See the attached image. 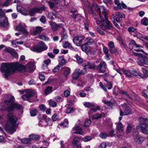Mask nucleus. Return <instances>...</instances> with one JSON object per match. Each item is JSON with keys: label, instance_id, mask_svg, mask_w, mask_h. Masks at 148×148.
Wrapping results in <instances>:
<instances>
[{"label": "nucleus", "instance_id": "nucleus-59", "mask_svg": "<svg viewBox=\"0 0 148 148\" xmlns=\"http://www.w3.org/2000/svg\"><path fill=\"white\" fill-rule=\"evenodd\" d=\"M88 4V6L90 8V10H89V13L91 14H93L94 13V11L92 9V8L90 6V3L88 2H87Z\"/></svg>", "mask_w": 148, "mask_h": 148}, {"label": "nucleus", "instance_id": "nucleus-4", "mask_svg": "<svg viewBox=\"0 0 148 148\" xmlns=\"http://www.w3.org/2000/svg\"><path fill=\"white\" fill-rule=\"evenodd\" d=\"M140 126L136 127L137 129L140 127V131L145 134L148 135V119L142 117L139 118Z\"/></svg>", "mask_w": 148, "mask_h": 148}, {"label": "nucleus", "instance_id": "nucleus-64", "mask_svg": "<svg viewBox=\"0 0 148 148\" xmlns=\"http://www.w3.org/2000/svg\"><path fill=\"white\" fill-rule=\"evenodd\" d=\"M60 65H57L53 70L52 71L53 72H56L58 71L60 69Z\"/></svg>", "mask_w": 148, "mask_h": 148}, {"label": "nucleus", "instance_id": "nucleus-11", "mask_svg": "<svg viewBox=\"0 0 148 148\" xmlns=\"http://www.w3.org/2000/svg\"><path fill=\"white\" fill-rule=\"evenodd\" d=\"M108 46L109 47L110 53L111 54H113L114 53L116 54L117 51V49L115 47L114 42L112 41H110L108 43Z\"/></svg>", "mask_w": 148, "mask_h": 148}, {"label": "nucleus", "instance_id": "nucleus-48", "mask_svg": "<svg viewBox=\"0 0 148 148\" xmlns=\"http://www.w3.org/2000/svg\"><path fill=\"white\" fill-rule=\"evenodd\" d=\"M39 37L40 39L45 41H48L49 39V38L45 35H41Z\"/></svg>", "mask_w": 148, "mask_h": 148}, {"label": "nucleus", "instance_id": "nucleus-57", "mask_svg": "<svg viewBox=\"0 0 148 148\" xmlns=\"http://www.w3.org/2000/svg\"><path fill=\"white\" fill-rule=\"evenodd\" d=\"M49 104L50 106L52 107H55L57 106L56 103L53 101L50 100L49 103Z\"/></svg>", "mask_w": 148, "mask_h": 148}, {"label": "nucleus", "instance_id": "nucleus-54", "mask_svg": "<svg viewBox=\"0 0 148 148\" xmlns=\"http://www.w3.org/2000/svg\"><path fill=\"white\" fill-rule=\"evenodd\" d=\"M117 6L118 8L120 9H122L123 8L126 9L127 8L126 5L123 3H119Z\"/></svg>", "mask_w": 148, "mask_h": 148}, {"label": "nucleus", "instance_id": "nucleus-36", "mask_svg": "<svg viewBox=\"0 0 148 148\" xmlns=\"http://www.w3.org/2000/svg\"><path fill=\"white\" fill-rule=\"evenodd\" d=\"M141 23L142 24L147 26L148 25V19L146 17H144L141 20Z\"/></svg>", "mask_w": 148, "mask_h": 148}, {"label": "nucleus", "instance_id": "nucleus-9", "mask_svg": "<svg viewBox=\"0 0 148 148\" xmlns=\"http://www.w3.org/2000/svg\"><path fill=\"white\" fill-rule=\"evenodd\" d=\"M116 135L119 137L123 134V127L122 123L121 122H119L116 124Z\"/></svg>", "mask_w": 148, "mask_h": 148}, {"label": "nucleus", "instance_id": "nucleus-21", "mask_svg": "<svg viewBox=\"0 0 148 148\" xmlns=\"http://www.w3.org/2000/svg\"><path fill=\"white\" fill-rule=\"evenodd\" d=\"M16 9L18 12L21 13L23 15L27 16L28 14L26 9L24 8L21 7L19 6H17Z\"/></svg>", "mask_w": 148, "mask_h": 148}, {"label": "nucleus", "instance_id": "nucleus-24", "mask_svg": "<svg viewBox=\"0 0 148 148\" xmlns=\"http://www.w3.org/2000/svg\"><path fill=\"white\" fill-rule=\"evenodd\" d=\"M29 14L30 16H33L36 12H38V8H34L28 10Z\"/></svg>", "mask_w": 148, "mask_h": 148}, {"label": "nucleus", "instance_id": "nucleus-31", "mask_svg": "<svg viewBox=\"0 0 148 148\" xmlns=\"http://www.w3.org/2000/svg\"><path fill=\"white\" fill-rule=\"evenodd\" d=\"M80 75L79 72L76 71L75 72L72 76V78L73 79L76 80H77Z\"/></svg>", "mask_w": 148, "mask_h": 148}, {"label": "nucleus", "instance_id": "nucleus-10", "mask_svg": "<svg viewBox=\"0 0 148 148\" xmlns=\"http://www.w3.org/2000/svg\"><path fill=\"white\" fill-rule=\"evenodd\" d=\"M85 38L83 36H76L73 38V41L74 43L77 46H80L83 40Z\"/></svg>", "mask_w": 148, "mask_h": 148}, {"label": "nucleus", "instance_id": "nucleus-8", "mask_svg": "<svg viewBox=\"0 0 148 148\" xmlns=\"http://www.w3.org/2000/svg\"><path fill=\"white\" fill-rule=\"evenodd\" d=\"M25 25L22 23H20L16 27L15 30L22 32L24 34H27V31L25 29Z\"/></svg>", "mask_w": 148, "mask_h": 148}, {"label": "nucleus", "instance_id": "nucleus-56", "mask_svg": "<svg viewBox=\"0 0 148 148\" xmlns=\"http://www.w3.org/2000/svg\"><path fill=\"white\" fill-rule=\"evenodd\" d=\"M131 43L132 45H134V47H136V48L142 47L141 46L137 44L136 43L135 41L134 40H132L131 41Z\"/></svg>", "mask_w": 148, "mask_h": 148}, {"label": "nucleus", "instance_id": "nucleus-35", "mask_svg": "<svg viewBox=\"0 0 148 148\" xmlns=\"http://www.w3.org/2000/svg\"><path fill=\"white\" fill-rule=\"evenodd\" d=\"M75 57L77 60V62L79 64H81L83 62V59L78 55H76Z\"/></svg>", "mask_w": 148, "mask_h": 148}, {"label": "nucleus", "instance_id": "nucleus-61", "mask_svg": "<svg viewBox=\"0 0 148 148\" xmlns=\"http://www.w3.org/2000/svg\"><path fill=\"white\" fill-rule=\"evenodd\" d=\"M105 86L108 88V89L110 90L112 88V84L110 82H108V83H107Z\"/></svg>", "mask_w": 148, "mask_h": 148}, {"label": "nucleus", "instance_id": "nucleus-58", "mask_svg": "<svg viewBox=\"0 0 148 148\" xmlns=\"http://www.w3.org/2000/svg\"><path fill=\"white\" fill-rule=\"evenodd\" d=\"M37 113V110L36 109H34L31 110L30 111V113L32 116H35L36 115Z\"/></svg>", "mask_w": 148, "mask_h": 148}, {"label": "nucleus", "instance_id": "nucleus-18", "mask_svg": "<svg viewBox=\"0 0 148 148\" xmlns=\"http://www.w3.org/2000/svg\"><path fill=\"white\" fill-rule=\"evenodd\" d=\"M49 24L51 26L52 29L54 31L56 30L58 28H61L62 29H63V27L62 26V24H59L58 25L55 22H50Z\"/></svg>", "mask_w": 148, "mask_h": 148}, {"label": "nucleus", "instance_id": "nucleus-1", "mask_svg": "<svg viewBox=\"0 0 148 148\" xmlns=\"http://www.w3.org/2000/svg\"><path fill=\"white\" fill-rule=\"evenodd\" d=\"M15 99L13 96H10V134H13L16 131L18 127L16 123L18 120L15 114L10 113L11 112H15L17 110H21L22 106L17 102H15Z\"/></svg>", "mask_w": 148, "mask_h": 148}, {"label": "nucleus", "instance_id": "nucleus-25", "mask_svg": "<svg viewBox=\"0 0 148 148\" xmlns=\"http://www.w3.org/2000/svg\"><path fill=\"white\" fill-rule=\"evenodd\" d=\"M123 73L127 77L130 78L132 77L131 70H126L123 69L121 70Z\"/></svg>", "mask_w": 148, "mask_h": 148}, {"label": "nucleus", "instance_id": "nucleus-17", "mask_svg": "<svg viewBox=\"0 0 148 148\" xmlns=\"http://www.w3.org/2000/svg\"><path fill=\"white\" fill-rule=\"evenodd\" d=\"M137 59L139 62L148 65V59L145 55L143 54L141 57H138Z\"/></svg>", "mask_w": 148, "mask_h": 148}, {"label": "nucleus", "instance_id": "nucleus-27", "mask_svg": "<svg viewBox=\"0 0 148 148\" xmlns=\"http://www.w3.org/2000/svg\"><path fill=\"white\" fill-rule=\"evenodd\" d=\"M100 107L99 106H96L90 109V111L88 112V114L89 115L91 114L94 112H96L97 110H100Z\"/></svg>", "mask_w": 148, "mask_h": 148}, {"label": "nucleus", "instance_id": "nucleus-19", "mask_svg": "<svg viewBox=\"0 0 148 148\" xmlns=\"http://www.w3.org/2000/svg\"><path fill=\"white\" fill-rule=\"evenodd\" d=\"M83 66L87 67L90 69L94 70L95 68V64L90 62H87L83 64Z\"/></svg>", "mask_w": 148, "mask_h": 148}, {"label": "nucleus", "instance_id": "nucleus-7", "mask_svg": "<svg viewBox=\"0 0 148 148\" xmlns=\"http://www.w3.org/2000/svg\"><path fill=\"white\" fill-rule=\"evenodd\" d=\"M26 91L25 94L22 96V98L26 100H29L35 94V92L31 90H26Z\"/></svg>", "mask_w": 148, "mask_h": 148}, {"label": "nucleus", "instance_id": "nucleus-41", "mask_svg": "<svg viewBox=\"0 0 148 148\" xmlns=\"http://www.w3.org/2000/svg\"><path fill=\"white\" fill-rule=\"evenodd\" d=\"M5 130L8 133L9 132V121L8 120L4 127Z\"/></svg>", "mask_w": 148, "mask_h": 148}, {"label": "nucleus", "instance_id": "nucleus-26", "mask_svg": "<svg viewBox=\"0 0 148 148\" xmlns=\"http://www.w3.org/2000/svg\"><path fill=\"white\" fill-rule=\"evenodd\" d=\"M85 42L86 44H87L89 46L95 44V41L94 40L90 38H86L85 40Z\"/></svg>", "mask_w": 148, "mask_h": 148}, {"label": "nucleus", "instance_id": "nucleus-38", "mask_svg": "<svg viewBox=\"0 0 148 148\" xmlns=\"http://www.w3.org/2000/svg\"><path fill=\"white\" fill-rule=\"evenodd\" d=\"M119 93L120 94H123L125 95L126 96H127L128 98H129L130 99L132 100L133 99L132 97H131L130 95V94H128V93L127 92L124 91L122 90H120L119 91Z\"/></svg>", "mask_w": 148, "mask_h": 148}, {"label": "nucleus", "instance_id": "nucleus-32", "mask_svg": "<svg viewBox=\"0 0 148 148\" xmlns=\"http://www.w3.org/2000/svg\"><path fill=\"white\" fill-rule=\"evenodd\" d=\"M63 29V31L61 33V34L62 35V38H61L60 42H61L62 40H65L68 37V36L67 34L66 33L64 34V29L63 28V29Z\"/></svg>", "mask_w": 148, "mask_h": 148}, {"label": "nucleus", "instance_id": "nucleus-34", "mask_svg": "<svg viewBox=\"0 0 148 148\" xmlns=\"http://www.w3.org/2000/svg\"><path fill=\"white\" fill-rule=\"evenodd\" d=\"M95 104L93 102H86L84 103V106L86 107L90 108L95 106Z\"/></svg>", "mask_w": 148, "mask_h": 148}, {"label": "nucleus", "instance_id": "nucleus-60", "mask_svg": "<svg viewBox=\"0 0 148 148\" xmlns=\"http://www.w3.org/2000/svg\"><path fill=\"white\" fill-rule=\"evenodd\" d=\"M114 130H112L111 131H109V134L108 135V136L110 137H113V136H114L115 134H114Z\"/></svg>", "mask_w": 148, "mask_h": 148}, {"label": "nucleus", "instance_id": "nucleus-63", "mask_svg": "<svg viewBox=\"0 0 148 148\" xmlns=\"http://www.w3.org/2000/svg\"><path fill=\"white\" fill-rule=\"evenodd\" d=\"M100 136L101 138L104 139L108 136L106 133L102 132L100 134Z\"/></svg>", "mask_w": 148, "mask_h": 148}, {"label": "nucleus", "instance_id": "nucleus-13", "mask_svg": "<svg viewBox=\"0 0 148 148\" xmlns=\"http://www.w3.org/2000/svg\"><path fill=\"white\" fill-rule=\"evenodd\" d=\"M97 68L99 69L100 73L104 72L107 68L106 63L104 61L101 62L97 66Z\"/></svg>", "mask_w": 148, "mask_h": 148}, {"label": "nucleus", "instance_id": "nucleus-43", "mask_svg": "<svg viewBox=\"0 0 148 148\" xmlns=\"http://www.w3.org/2000/svg\"><path fill=\"white\" fill-rule=\"evenodd\" d=\"M10 54L14 58H16L18 56V54L15 50L10 48Z\"/></svg>", "mask_w": 148, "mask_h": 148}, {"label": "nucleus", "instance_id": "nucleus-20", "mask_svg": "<svg viewBox=\"0 0 148 148\" xmlns=\"http://www.w3.org/2000/svg\"><path fill=\"white\" fill-rule=\"evenodd\" d=\"M73 130L75 131L73 132L74 134H79L81 135H83V132L82 128L79 126L75 125L73 128Z\"/></svg>", "mask_w": 148, "mask_h": 148}, {"label": "nucleus", "instance_id": "nucleus-40", "mask_svg": "<svg viewBox=\"0 0 148 148\" xmlns=\"http://www.w3.org/2000/svg\"><path fill=\"white\" fill-rule=\"evenodd\" d=\"M69 121L67 119H65L64 121L62 123L60 124V125L63 126V127H67L68 125Z\"/></svg>", "mask_w": 148, "mask_h": 148}, {"label": "nucleus", "instance_id": "nucleus-50", "mask_svg": "<svg viewBox=\"0 0 148 148\" xmlns=\"http://www.w3.org/2000/svg\"><path fill=\"white\" fill-rule=\"evenodd\" d=\"M102 116V115L101 114H94L92 117V119H98L100 118Z\"/></svg>", "mask_w": 148, "mask_h": 148}, {"label": "nucleus", "instance_id": "nucleus-62", "mask_svg": "<svg viewBox=\"0 0 148 148\" xmlns=\"http://www.w3.org/2000/svg\"><path fill=\"white\" fill-rule=\"evenodd\" d=\"M132 127L130 124H129L127 127L126 132L127 133H129L132 129Z\"/></svg>", "mask_w": 148, "mask_h": 148}, {"label": "nucleus", "instance_id": "nucleus-12", "mask_svg": "<svg viewBox=\"0 0 148 148\" xmlns=\"http://www.w3.org/2000/svg\"><path fill=\"white\" fill-rule=\"evenodd\" d=\"M133 136L134 141L138 144L141 143L145 139L143 137L138 135V133H136V134H134Z\"/></svg>", "mask_w": 148, "mask_h": 148}, {"label": "nucleus", "instance_id": "nucleus-23", "mask_svg": "<svg viewBox=\"0 0 148 148\" xmlns=\"http://www.w3.org/2000/svg\"><path fill=\"white\" fill-rule=\"evenodd\" d=\"M82 50L86 53H88L90 51V47L86 42L81 46Z\"/></svg>", "mask_w": 148, "mask_h": 148}, {"label": "nucleus", "instance_id": "nucleus-29", "mask_svg": "<svg viewBox=\"0 0 148 148\" xmlns=\"http://www.w3.org/2000/svg\"><path fill=\"white\" fill-rule=\"evenodd\" d=\"M129 94L132 96H133L134 97V100L136 101H139L140 100V98L134 92L132 91L131 93H129Z\"/></svg>", "mask_w": 148, "mask_h": 148}, {"label": "nucleus", "instance_id": "nucleus-37", "mask_svg": "<svg viewBox=\"0 0 148 148\" xmlns=\"http://www.w3.org/2000/svg\"><path fill=\"white\" fill-rule=\"evenodd\" d=\"M29 137L30 140L31 139L34 140H38L40 138V137L39 136L34 134L30 135Z\"/></svg>", "mask_w": 148, "mask_h": 148}, {"label": "nucleus", "instance_id": "nucleus-53", "mask_svg": "<svg viewBox=\"0 0 148 148\" xmlns=\"http://www.w3.org/2000/svg\"><path fill=\"white\" fill-rule=\"evenodd\" d=\"M116 16H118L120 18H125V15L124 14L120 12H116L115 14Z\"/></svg>", "mask_w": 148, "mask_h": 148}, {"label": "nucleus", "instance_id": "nucleus-2", "mask_svg": "<svg viewBox=\"0 0 148 148\" xmlns=\"http://www.w3.org/2000/svg\"><path fill=\"white\" fill-rule=\"evenodd\" d=\"M35 69L34 64L32 62L27 64L26 66L19 64L18 62L10 63V75L17 72H25L27 71L33 72Z\"/></svg>", "mask_w": 148, "mask_h": 148}, {"label": "nucleus", "instance_id": "nucleus-16", "mask_svg": "<svg viewBox=\"0 0 148 148\" xmlns=\"http://www.w3.org/2000/svg\"><path fill=\"white\" fill-rule=\"evenodd\" d=\"M73 147L74 148H81V144L80 143V139L79 137H75L73 141Z\"/></svg>", "mask_w": 148, "mask_h": 148}, {"label": "nucleus", "instance_id": "nucleus-45", "mask_svg": "<svg viewBox=\"0 0 148 148\" xmlns=\"http://www.w3.org/2000/svg\"><path fill=\"white\" fill-rule=\"evenodd\" d=\"M12 44L14 47H16L17 44H22L23 42L22 41L16 42V40L12 41L11 42Z\"/></svg>", "mask_w": 148, "mask_h": 148}, {"label": "nucleus", "instance_id": "nucleus-33", "mask_svg": "<svg viewBox=\"0 0 148 148\" xmlns=\"http://www.w3.org/2000/svg\"><path fill=\"white\" fill-rule=\"evenodd\" d=\"M63 47L64 48H68L71 49H72L73 48L71 44L68 42H65L64 44H63Z\"/></svg>", "mask_w": 148, "mask_h": 148}, {"label": "nucleus", "instance_id": "nucleus-55", "mask_svg": "<svg viewBox=\"0 0 148 148\" xmlns=\"http://www.w3.org/2000/svg\"><path fill=\"white\" fill-rule=\"evenodd\" d=\"M66 63V60L64 58H62L60 62H59V64L60 66H62L63 65H64Z\"/></svg>", "mask_w": 148, "mask_h": 148}, {"label": "nucleus", "instance_id": "nucleus-39", "mask_svg": "<svg viewBox=\"0 0 148 148\" xmlns=\"http://www.w3.org/2000/svg\"><path fill=\"white\" fill-rule=\"evenodd\" d=\"M52 88L51 87H48L46 88L45 90V94L46 95L51 93L52 92Z\"/></svg>", "mask_w": 148, "mask_h": 148}, {"label": "nucleus", "instance_id": "nucleus-14", "mask_svg": "<svg viewBox=\"0 0 148 148\" xmlns=\"http://www.w3.org/2000/svg\"><path fill=\"white\" fill-rule=\"evenodd\" d=\"M42 118L45 121L46 124H44L43 123H40L39 124V126H40L41 125V126L46 127H47L48 125H52L50 124L51 123V121L50 120V119L48 118L47 116L46 115H43L42 116Z\"/></svg>", "mask_w": 148, "mask_h": 148}, {"label": "nucleus", "instance_id": "nucleus-46", "mask_svg": "<svg viewBox=\"0 0 148 148\" xmlns=\"http://www.w3.org/2000/svg\"><path fill=\"white\" fill-rule=\"evenodd\" d=\"M102 102L104 104L107 105L108 106L110 107V108H112L113 106V103L110 101H106L105 100L102 101Z\"/></svg>", "mask_w": 148, "mask_h": 148}, {"label": "nucleus", "instance_id": "nucleus-42", "mask_svg": "<svg viewBox=\"0 0 148 148\" xmlns=\"http://www.w3.org/2000/svg\"><path fill=\"white\" fill-rule=\"evenodd\" d=\"M71 12L74 13L73 15H71L72 18L73 19H75L78 17H80V14H74L75 12H77V11H71Z\"/></svg>", "mask_w": 148, "mask_h": 148}, {"label": "nucleus", "instance_id": "nucleus-5", "mask_svg": "<svg viewBox=\"0 0 148 148\" xmlns=\"http://www.w3.org/2000/svg\"><path fill=\"white\" fill-rule=\"evenodd\" d=\"M47 47L45 44L42 41H41L38 43L37 45H35L31 48L33 51L37 53H40L46 50Z\"/></svg>", "mask_w": 148, "mask_h": 148}, {"label": "nucleus", "instance_id": "nucleus-28", "mask_svg": "<svg viewBox=\"0 0 148 148\" xmlns=\"http://www.w3.org/2000/svg\"><path fill=\"white\" fill-rule=\"evenodd\" d=\"M42 30V27H37L34 29V33L35 35H36L40 34Z\"/></svg>", "mask_w": 148, "mask_h": 148}, {"label": "nucleus", "instance_id": "nucleus-30", "mask_svg": "<svg viewBox=\"0 0 148 148\" xmlns=\"http://www.w3.org/2000/svg\"><path fill=\"white\" fill-rule=\"evenodd\" d=\"M70 73V69L69 68L66 67L64 69V74L66 77Z\"/></svg>", "mask_w": 148, "mask_h": 148}, {"label": "nucleus", "instance_id": "nucleus-52", "mask_svg": "<svg viewBox=\"0 0 148 148\" xmlns=\"http://www.w3.org/2000/svg\"><path fill=\"white\" fill-rule=\"evenodd\" d=\"M8 21L7 18H5L4 20L2 23H1V25L4 27H5L8 25Z\"/></svg>", "mask_w": 148, "mask_h": 148}, {"label": "nucleus", "instance_id": "nucleus-22", "mask_svg": "<svg viewBox=\"0 0 148 148\" xmlns=\"http://www.w3.org/2000/svg\"><path fill=\"white\" fill-rule=\"evenodd\" d=\"M132 76L133 75L138 78H143V75L139 71H137L135 70L131 71Z\"/></svg>", "mask_w": 148, "mask_h": 148}, {"label": "nucleus", "instance_id": "nucleus-49", "mask_svg": "<svg viewBox=\"0 0 148 148\" xmlns=\"http://www.w3.org/2000/svg\"><path fill=\"white\" fill-rule=\"evenodd\" d=\"M116 16L115 15V14H113L112 15V19H113V21H116L118 23H120L121 22V21L120 20V18H119V17H116L115 19Z\"/></svg>", "mask_w": 148, "mask_h": 148}, {"label": "nucleus", "instance_id": "nucleus-6", "mask_svg": "<svg viewBox=\"0 0 148 148\" xmlns=\"http://www.w3.org/2000/svg\"><path fill=\"white\" fill-rule=\"evenodd\" d=\"M1 70L4 78L8 79L9 76V64L3 63L1 66Z\"/></svg>", "mask_w": 148, "mask_h": 148}, {"label": "nucleus", "instance_id": "nucleus-15", "mask_svg": "<svg viewBox=\"0 0 148 148\" xmlns=\"http://www.w3.org/2000/svg\"><path fill=\"white\" fill-rule=\"evenodd\" d=\"M120 115L121 116L129 115L130 114L132 113V110L128 106H126L125 107L124 112L121 109H120Z\"/></svg>", "mask_w": 148, "mask_h": 148}, {"label": "nucleus", "instance_id": "nucleus-44", "mask_svg": "<svg viewBox=\"0 0 148 148\" xmlns=\"http://www.w3.org/2000/svg\"><path fill=\"white\" fill-rule=\"evenodd\" d=\"M21 142L24 144H28L31 142L30 138H25L21 139Z\"/></svg>", "mask_w": 148, "mask_h": 148}, {"label": "nucleus", "instance_id": "nucleus-47", "mask_svg": "<svg viewBox=\"0 0 148 148\" xmlns=\"http://www.w3.org/2000/svg\"><path fill=\"white\" fill-rule=\"evenodd\" d=\"M92 138L91 136H85L83 138V140L84 142H87L91 140Z\"/></svg>", "mask_w": 148, "mask_h": 148}, {"label": "nucleus", "instance_id": "nucleus-3", "mask_svg": "<svg viewBox=\"0 0 148 148\" xmlns=\"http://www.w3.org/2000/svg\"><path fill=\"white\" fill-rule=\"evenodd\" d=\"M96 11L100 16L101 24L100 25V27L106 32H108V29L112 28L111 23L108 20L106 13V10L103 6H101L97 8Z\"/></svg>", "mask_w": 148, "mask_h": 148}, {"label": "nucleus", "instance_id": "nucleus-51", "mask_svg": "<svg viewBox=\"0 0 148 148\" xmlns=\"http://www.w3.org/2000/svg\"><path fill=\"white\" fill-rule=\"evenodd\" d=\"M91 123V120L90 119H86L85 121L84 126L88 127L89 126Z\"/></svg>", "mask_w": 148, "mask_h": 148}]
</instances>
